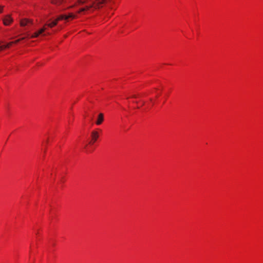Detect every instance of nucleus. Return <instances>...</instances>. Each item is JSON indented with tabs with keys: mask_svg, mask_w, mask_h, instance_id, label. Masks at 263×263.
I'll return each instance as SVG.
<instances>
[{
	"mask_svg": "<svg viewBox=\"0 0 263 263\" xmlns=\"http://www.w3.org/2000/svg\"><path fill=\"white\" fill-rule=\"evenodd\" d=\"M46 30V28L45 26H44L42 28L36 31L39 35L42 34L43 32L45 31Z\"/></svg>",
	"mask_w": 263,
	"mask_h": 263,
	"instance_id": "8",
	"label": "nucleus"
},
{
	"mask_svg": "<svg viewBox=\"0 0 263 263\" xmlns=\"http://www.w3.org/2000/svg\"><path fill=\"white\" fill-rule=\"evenodd\" d=\"M71 2V0H68V2L70 3Z\"/></svg>",
	"mask_w": 263,
	"mask_h": 263,
	"instance_id": "14",
	"label": "nucleus"
},
{
	"mask_svg": "<svg viewBox=\"0 0 263 263\" xmlns=\"http://www.w3.org/2000/svg\"><path fill=\"white\" fill-rule=\"evenodd\" d=\"M3 6H0V13L2 12L3 11Z\"/></svg>",
	"mask_w": 263,
	"mask_h": 263,
	"instance_id": "12",
	"label": "nucleus"
},
{
	"mask_svg": "<svg viewBox=\"0 0 263 263\" xmlns=\"http://www.w3.org/2000/svg\"><path fill=\"white\" fill-rule=\"evenodd\" d=\"M133 98H136V96L134 95V96H133Z\"/></svg>",
	"mask_w": 263,
	"mask_h": 263,
	"instance_id": "15",
	"label": "nucleus"
},
{
	"mask_svg": "<svg viewBox=\"0 0 263 263\" xmlns=\"http://www.w3.org/2000/svg\"><path fill=\"white\" fill-rule=\"evenodd\" d=\"M104 121V115L102 113H100L97 117L96 124L98 125H100Z\"/></svg>",
	"mask_w": 263,
	"mask_h": 263,
	"instance_id": "6",
	"label": "nucleus"
},
{
	"mask_svg": "<svg viewBox=\"0 0 263 263\" xmlns=\"http://www.w3.org/2000/svg\"><path fill=\"white\" fill-rule=\"evenodd\" d=\"M46 30V28L45 26H44L42 28L36 31L39 35L42 34L43 32L45 31Z\"/></svg>",
	"mask_w": 263,
	"mask_h": 263,
	"instance_id": "9",
	"label": "nucleus"
},
{
	"mask_svg": "<svg viewBox=\"0 0 263 263\" xmlns=\"http://www.w3.org/2000/svg\"><path fill=\"white\" fill-rule=\"evenodd\" d=\"M76 18V15L72 13H69L68 14H62L59 15L55 20L53 21H50L51 22L45 24V26H48L50 28H52L58 24L59 21L64 20L68 21L69 18L74 19Z\"/></svg>",
	"mask_w": 263,
	"mask_h": 263,
	"instance_id": "2",
	"label": "nucleus"
},
{
	"mask_svg": "<svg viewBox=\"0 0 263 263\" xmlns=\"http://www.w3.org/2000/svg\"><path fill=\"white\" fill-rule=\"evenodd\" d=\"M39 36L37 32H34L31 36V38L37 37Z\"/></svg>",
	"mask_w": 263,
	"mask_h": 263,
	"instance_id": "10",
	"label": "nucleus"
},
{
	"mask_svg": "<svg viewBox=\"0 0 263 263\" xmlns=\"http://www.w3.org/2000/svg\"><path fill=\"white\" fill-rule=\"evenodd\" d=\"M64 2V0H51V3L55 5H60Z\"/></svg>",
	"mask_w": 263,
	"mask_h": 263,
	"instance_id": "7",
	"label": "nucleus"
},
{
	"mask_svg": "<svg viewBox=\"0 0 263 263\" xmlns=\"http://www.w3.org/2000/svg\"><path fill=\"white\" fill-rule=\"evenodd\" d=\"M106 1L107 0H77L79 4L85 5V6L78 11V13L92 11L95 9L102 7Z\"/></svg>",
	"mask_w": 263,
	"mask_h": 263,
	"instance_id": "1",
	"label": "nucleus"
},
{
	"mask_svg": "<svg viewBox=\"0 0 263 263\" xmlns=\"http://www.w3.org/2000/svg\"><path fill=\"white\" fill-rule=\"evenodd\" d=\"M13 19L10 15H7L3 19V23L5 25H9L12 22Z\"/></svg>",
	"mask_w": 263,
	"mask_h": 263,
	"instance_id": "5",
	"label": "nucleus"
},
{
	"mask_svg": "<svg viewBox=\"0 0 263 263\" xmlns=\"http://www.w3.org/2000/svg\"><path fill=\"white\" fill-rule=\"evenodd\" d=\"M91 140L89 142L90 144H93L99 137V133L96 130H93L91 133Z\"/></svg>",
	"mask_w": 263,
	"mask_h": 263,
	"instance_id": "3",
	"label": "nucleus"
},
{
	"mask_svg": "<svg viewBox=\"0 0 263 263\" xmlns=\"http://www.w3.org/2000/svg\"><path fill=\"white\" fill-rule=\"evenodd\" d=\"M33 21L32 20H30L28 18H24L21 20L20 25L21 26H26L29 24H32Z\"/></svg>",
	"mask_w": 263,
	"mask_h": 263,
	"instance_id": "4",
	"label": "nucleus"
},
{
	"mask_svg": "<svg viewBox=\"0 0 263 263\" xmlns=\"http://www.w3.org/2000/svg\"><path fill=\"white\" fill-rule=\"evenodd\" d=\"M25 39V37H22V38H21V39H18V40H17L15 41L14 42H13V43H18L20 41L23 40H24Z\"/></svg>",
	"mask_w": 263,
	"mask_h": 263,
	"instance_id": "11",
	"label": "nucleus"
},
{
	"mask_svg": "<svg viewBox=\"0 0 263 263\" xmlns=\"http://www.w3.org/2000/svg\"><path fill=\"white\" fill-rule=\"evenodd\" d=\"M75 6H76V4H74L73 5L69 6V7H68V8H72L74 7Z\"/></svg>",
	"mask_w": 263,
	"mask_h": 263,
	"instance_id": "13",
	"label": "nucleus"
}]
</instances>
